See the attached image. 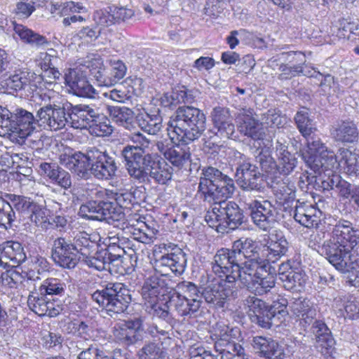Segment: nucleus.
I'll use <instances>...</instances> for the list:
<instances>
[{
	"label": "nucleus",
	"instance_id": "nucleus-1",
	"mask_svg": "<svg viewBox=\"0 0 359 359\" xmlns=\"http://www.w3.org/2000/svg\"><path fill=\"white\" fill-rule=\"evenodd\" d=\"M235 190L233 180L212 166L204 168L200 177L198 191L203 199L214 203V206L205 215L208 225L217 232L228 233L243 222L242 210L233 201H225Z\"/></svg>",
	"mask_w": 359,
	"mask_h": 359
},
{
	"label": "nucleus",
	"instance_id": "nucleus-2",
	"mask_svg": "<svg viewBox=\"0 0 359 359\" xmlns=\"http://www.w3.org/2000/svg\"><path fill=\"white\" fill-rule=\"evenodd\" d=\"M351 252L359 255V229L344 219L336 221L331 237L320 247V252L339 271L346 272L353 268Z\"/></svg>",
	"mask_w": 359,
	"mask_h": 359
},
{
	"label": "nucleus",
	"instance_id": "nucleus-3",
	"mask_svg": "<svg viewBox=\"0 0 359 359\" xmlns=\"http://www.w3.org/2000/svg\"><path fill=\"white\" fill-rule=\"evenodd\" d=\"M206 118L199 109L180 107L168 122V135L175 142L188 144L198 139L205 130Z\"/></svg>",
	"mask_w": 359,
	"mask_h": 359
},
{
	"label": "nucleus",
	"instance_id": "nucleus-4",
	"mask_svg": "<svg viewBox=\"0 0 359 359\" xmlns=\"http://www.w3.org/2000/svg\"><path fill=\"white\" fill-rule=\"evenodd\" d=\"M132 165L133 168L127 170L128 175L140 183L148 180L149 177L161 184H165L172 179V167L163 160L156 161L154 156L142 158L137 155Z\"/></svg>",
	"mask_w": 359,
	"mask_h": 359
},
{
	"label": "nucleus",
	"instance_id": "nucleus-5",
	"mask_svg": "<svg viewBox=\"0 0 359 359\" xmlns=\"http://www.w3.org/2000/svg\"><path fill=\"white\" fill-rule=\"evenodd\" d=\"M92 299L103 307L112 318L124 313L131 302L130 290L121 283H109L106 287L97 290Z\"/></svg>",
	"mask_w": 359,
	"mask_h": 359
},
{
	"label": "nucleus",
	"instance_id": "nucleus-6",
	"mask_svg": "<svg viewBox=\"0 0 359 359\" xmlns=\"http://www.w3.org/2000/svg\"><path fill=\"white\" fill-rule=\"evenodd\" d=\"M306 140L307 150L302 154V158L307 166L319 175L325 171L332 172L337 165L334 151L328 149L318 137L311 135Z\"/></svg>",
	"mask_w": 359,
	"mask_h": 359
},
{
	"label": "nucleus",
	"instance_id": "nucleus-7",
	"mask_svg": "<svg viewBox=\"0 0 359 359\" xmlns=\"http://www.w3.org/2000/svg\"><path fill=\"white\" fill-rule=\"evenodd\" d=\"M60 73L55 69L46 70L43 76L36 75L28 69H18L6 80V85L10 90H20L26 86L41 88H53L55 81L60 78Z\"/></svg>",
	"mask_w": 359,
	"mask_h": 359
},
{
	"label": "nucleus",
	"instance_id": "nucleus-8",
	"mask_svg": "<svg viewBox=\"0 0 359 359\" xmlns=\"http://www.w3.org/2000/svg\"><path fill=\"white\" fill-rule=\"evenodd\" d=\"M162 255L156 259L155 266L163 274H168L169 271L175 275H181L187 266V255L176 245L162 243L158 247Z\"/></svg>",
	"mask_w": 359,
	"mask_h": 359
},
{
	"label": "nucleus",
	"instance_id": "nucleus-9",
	"mask_svg": "<svg viewBox=\"0 0 359 359\" xmlns=\"http://www.w3.org/2000/svg\"><path fill=\"white\" fill-rule=\"evenodd\" d=\"M232 161L237 166L235 177L237 183L243 190H259L262 177L258 168L250 159L238 151L233 153Z\"/></svg>",
	"mask_w": 359,
	"mask_h": 359
},
{
	"label": "nucleus",
	"instance_id": "nucleus-10",
	"mask_svg": "<svg viewBox=\"0 0 359 359\" xmlns=\"http://www.w3.org/2000/svg\"><path fill=\"white\" fill-rule=\"evenodd\" d=\"M84 66L100 86H112L122 79L126 73V66L121 60L111 61V72L107 74L103 60L100 57H93L85 62Z\"/></svg>",
	"mask_w": 359,
	"mask_h": 359
},
{
	"label": "nucleus",
	"instance_id": "nucleus-11",
	"mask_svg": "<svg viewBox=\"0 0 359 359\" xmlns=\"http://www.w3.org/2000/svg\"><path fill=\"white\" fill-rule=\"evenodd\" d=\"M240 265L232 248H222L214 257L212 269L221 279L226 280L229 284L236 285L240 274Z\"/></svg>",
	"mask_w": 359,
	"mask_h": 359
},
{
	"label": "nucleus",
	"instance_id": "nucleus-12",
	"mask_svg": "<svg viewBox=\"0 0 359 359\" xmlns=\"http://www.w3.org/2000/svg\"><path fill=\"white\" fill-rule=\"evenodd\" d=\"M39 126L46 130L57 131L69 123L65 107L53 104H45L36 111Z\"/></svg>",
	"mask_w": 359,
	"mask_h": 359
},
{
	"label": "nucleus",
	"instance_id": "nucleus-13",
	"mask_svg": "<svg viewBox=\"0 0 359 359\" xmlns=\"http://www.w3.org/2000/svg\"><path fill=\"white\" fill-rule=\"evenodd\" d=\"M90 153H93V147L88 149L86 154L80 151L75 152L68 147L65 148L59 155V162L78 177L88 178L90 175L91 165Z\"/></svg>",
	"mask_w": 359,
	"mask_h": 359
},
{
	"label": "nucleus",
	"instance_id": "nucleus-14",
	"mask_svg": "<svg viewBox=\"0 0 359 359\" xmlns=\"http://www.w3.org/2000/svg\"><path fill=\"white\" fill-rule=\"evenodd\" d=\"M91 165L90 173L98 180H109L115 176L117 165L114 158L106 151L93 147V153L90 154Z\"/></svg>",
	"mask_w": 359,
	"mask_h": 359
},
{
	"label": "nucleus",
	"instance_id": "nucleus-15",
	"mask_svg": "<svg viewBox=\"0 0 359 359\" xmlns=\"http://www.w3.org/2000/svg\"><path fill=\"white\" fill-rule=\"evenodd\" d=\"M236 292L235 284H229L220 279L207 286L202 292L203 297L208 304L217 308L224 306L226 300Z\"/></svg>",
	"mask_w": 359,
	"mask_h": 359
},
{
	"label": "nucleus",
	"instance_id": "nucleus-16",
	"mask_svg": "<svg viewBox=\"0 0 359 359\" xmlns=\"http://www.w3.org/2000/svg\"><path fill=\"white\" fill-rule=\"evenodd\" d=\"M253 223L259 229L267 231L276 222L275 208L269 201H251L248 204Z\"/></svg>",
	"mask_w": 359,
	"mask_h": 359
},
{
	"label": "nucleus",
	"instance_id": "nucleus-17",
	"mask_svg": "<svg viewBox=\"0 0 359 359\" xmlns=\"http://www.w3.org/2000/svg\"><path fill=\"white\" fill-rule=\"evenodd\" d=\"M51 256L57 264L67 269L74 268L81 259L71 242L62 237L54 241Z\"/></svg>",
	"mask_w": 359,
	"mask_h": 359
},
{
	"label": "nucleus",
	"instance_id": "nucleus-18",
	"mask_svg": "<svg viewBox=\"0 0 359 359\" xmlns=\"http://www.w3.org/2000/svg\"><path fill=\"white\" fill-rule=\"evenodd\" d=\"M99 108L88 104H77L72 107L68 114L69 124L75 129H87L93 126L99 118Z\"/></svg>",
	"mask_w": 359,
	"mask_h": 359
},
{
	"label": "nucleus",
	"instance_id": "nucleus-19",
	"mask_svg": "<svg viewBox=\"0 0 359 359\" xmlns=\"http://www.w3.org/2000/svg\"><path fill=\"white\" fill-rule=\"evenodd\" d=\"M65 83L76 96L93 98L96 90L88 82L86 75L80 69H70L65 76Z\"/></svg>",
	"mask_w": 359,
	"mask_h": 359
},
{
	"label": "nucleus",
	"instance_id": "nucleus-20",
	"mask_svg": "<svg viewBox=\"0 0 359 359\" xmlns=\"http://www.w3.org/2000/svg\"><path fill=\"white\" fill-rule=\"evenodd\" d=\"M289 309L304 327L313 322L317 314L313 303L303 297H292L290 299Z\"/></svg>",
	"mask_w": 359,
	"mask_h": 359
},
{
	"label": "nucleus",
	"instance_id": "nucleus-21",
	"mask_svg": "<svg viewBox=\"0 0 359 359\" xmlns=\"http://www.w3.org/2000/svg\"><path fill=\"white\" fill-rule=\"evenodd\" d=\"M239 131L255 140H263L265 135L262 125L253 117V110L241 109L236 117Z\"/></svg>",
	"mask_w": 359,
	"mask_h": 359
},
{
	"label": "nucleus",
	"instance_id": "nucleus-22",
	"mask_svg": "<svg viewBox=\"0 0 359 359\" xmlns=\"http://www.w3.org/2000/svg\"><path fill=\"white\" fill-rule=\"evenodd\" d=\"M13 114L12 128L10 133H18L21 137H25L39 126L37 116H34L33 114L22 108H17Z\"/></svg>",
	"mask_w": 359,
	"mask_h": 359
},
{
	"label": "nucleus",
	"instance_id": "nucleus-23",
	"mask_svg": "<svg viewBox=\"0 0 359 359\" xmlns=\"http://www.w3.org/2000/svg\"><path fill=\"white\" fill-rule=\"evenodd\" d=\"M130 140L133 143L137 144V145H128L121 151V156L126 161L127 170L133 168L132 164L133 163V161L136 156L138 155L142 158H144V156H153L152 154L147 152V149H149L151 141L143 134L140 132L134 133L131 134Z\"/></svg>",
	"mask_w": 359,
	"mask_h": 359
},
{
	"label": "nucleus",
	"instance_id": "nucleus-24",
	"mask_svg": "<svg viewBox=\"0 0 359 359\" xmlns=\"http://www.w3.org/2000/svg\"><path fill=\"white\" fill-rule=\"evenodd\" d=\"M93 195L100 198H104L108 201L114 200L116 203L121 208H130V205L137 204L139 197L141 191L137 189L131 190H122L119 192L114 191L109 189H103L102 188H95L92 190Z\"/></svg>",
	"mask_w": 359,
	"mask_h": 359
},
{
	"label": "nucleus",
	"instance_id": "nucleus-25",
	"mask_svg": "<svg viewBox=\"0 0 359 359\" xmlns=\"http://www.w3.org/2000/svg\"><path fill=\"white\" fill-rule=\"evenodd\" d=\"M316 337V346L326 358L332 357L335 353V340L326 324L321 320H316L312 326Z\"/></svg>",
	"mask_w": 359,
	"mask_h": 359
},
{
	"label": "nucleus",
	"instance_id": "nucleus-26",
	"mask_svg": "<svg viewBox=\"0 0 359 359\" xmlns=\"http://www.w3.org/2000/svg\"><path fill=\"white\" fill-rule=\"evenodd\" d=\"M216 135L220 138H231L235 132V126L229 109L226 107H215L211 112Z\"/></svg>",
	"mask_w": 359,
	"mask_h": 359
},
{
	"label": "nucleus",
	"instance_id": "nucleus-27",
	"mask_svg": "<svg viewBox=\"0 0 359 359\" xmlns=\"http://www.w3.org/2000/svg\"><path fill=\"white\" fill-rule=\"evenodd\" d=\"M269 262L259 257L245 260L240 265L239 275L238 280H240L243 285L258 278L260 276H265L267 273Z\"/></svg>",
	"mask_w": 359,
	"mask_h": 359
},
{
	"label": "nucleus",
	"instance_id": "nucleus-28",
	"mask_svg": "<svg viewBox=\"0 0 359 359\" xmlns=\"http://www.w3.org/2000/svg\"><path fill=\"white\" fill-rule=\"evenodd\" d=\"M165 289L164 280L157 276L147 278L142 287V297L144 307L155 306L164 296Z\"/></svg>",
	"mask_w": 359,
	"mask_h": 359
},
{
	"label": "nucleus",
	"instance_id": "nucleus-29",
	"mask_svg": "<svg viewBox=\"0 0 359 359\" xmlns=\"http://www.w3.org/2000/svg\"><path fill=\"white\" fill-rule=\"evenodd\" d=\"M93 189H90V193L88 194L92 200L81 205L79 214L83 218L102 221L103 217L106 214L104 211H107V207L110 206L108 205V200L106 199V196L104 198H100L96 197L95 195H93L92 190Z\"/></svg>",
	"mask_w": 359,
	"mask_h": 359
},
{
	"label": "nucleus",
	"instance_id": "nucleus-30",
	"mask_svg": "<svg viewBox=\"0 0 359 359\" xmlns=\"http://www.w3.org/2000/svg\"><path fill=\"white\" fill-rule=\"evenodd\" d=\"M26 254L18 242H7L0 252V266L4 269L15 267L24 262Z\"/></svg>",
	"mask_w": 359,
	"mask_h": 359
},
{
	"label": "nucleus",
	"instance_id": "nucleus-31",
	"mask_svg": "<svg viewBox=\"0 0 359 359\" xmlns=\"http://www.w3.org/2000/svg\"><path fill=\"white\" fill-rule=\"evenodd\" d=\"M264 248L266 260L276 262L286 255L288 250V242L281 233L275 231L268 236V241Z\"/></svg>",
	"mask_w": 359,
	"mask_h": 359
},
{
	"label": "nucleus",
	"instance_id": "nucleus-32",
	"mask_svg": "<svg viewBox=\"0 0 359 359\" xmlns=\"http://www.w3.org/2000/svg\"><path fill=\"white\" fill-rule=\"evenodd\" d=\"M252 346L254 350L267 359H284L285 353L280 346L273 339L255 337Z\"/></svg>",
	"mask_w": 359,
	"mask_h": 359
},
{
	"label": "nucleus",
	"instance_id": "nucleus-33",
	"mask_svg": "<svg viewBox=\"0 0 359 359\" xmlns=\"http://www.w3.org/2000/svg\"><path fill=\"white\" fill-rule=\"evenodd\" d=\"M154 329L157 333L164 336L163 340H154L143 346L139 351L140 359H165L166 347L165 345H169L172 341L171 338L165 337L166 332L163 330H158L157 327Z\"/></svg>",
	"mask_w": 359,
	"mask_h": 359
},
{
	"label": "nucleus",
	"instance_id": "nucleus-34",
	"mask_svg": "<svg viewBox=\"0 0 359 359\" xmlns=\"http://www.w3.org/2000/svg\"><path fill=\"white\" fill-rule=\"evenodd\" d=\"M322 212L315 205L308 203L296 205L294 219L306 228L317 227L320 220Z\"/></svg>",
	"mask_w": 359,
	"mask_h": 359
},
{
	"label": "nucleus",
	"instance_id": "nucleus-35",
	"mask_svg": "<svg viewBox=\"0 0 359 359\" xmlns=\"http://www.w3.org/2000/svg\"><path fill=\"white\" fill-rule=\"evenodd\" d=\"M142 322L139 319L129 320L115 327V337L126 345L136 343L142 338Z\"/></svg>",
	"mask_w": 359,
	"mask_h": 359
},
{
	"label": "nucleus",
	"instance_id": "nucleus-36",
	"mask_svg": "<svg viewBox=\"0 0 359 359\" xmlns=\"http://www.w3.org/2000/svg\"><path fill=\"white\" fill-rule=\"evenodd\" d=\"M331 134L337 142L353 143L358 141L359 133L353 121H341L333 127Z\"/></svg>",
	"mask_w": 359,
	"mask_h": 359
},
{
	"label": "nucleus",
	"instance_id": "nucleus-37",
	"mask_svg": "<svg viewBox=\"0 0 359 359\" xmlns=\"http://www.w3.org/2000/svg\"><path fill=\"white\" fill-rule=\"evenodd\" d=\"M231 248L241 264L245 260L259 257L258 245L255 241L250 238L234 241Z\"/></svg>",
	"mask_w": 359,
	"mask_h": 359
},
{
	"label": "nucleus",
	"instance_id": "nucleus-38",
	"mask_svg": "<svg viewBox=\"0 0 359 359\" xmlns=\"http://www.w3.org/2000/svg\"><path fill=\"white\" fill-rule=\"evenodd\" d=\"M337 157V165L335 168L341 165L349 175H359V150L351 151L345 148H340Z\"/></svg>",
	"mask_w": 359,
	"mask_h": 359
},
{
	"label": "nucleus",
	"instance_id": "nucleus-39",
	"mask_svg": "<svg viewBox=\"0 0 359 359\" xmlns=\"http://www.w3.org/2000/svg\"><path fill=\"white\" fill-rule=\"evenodd\" d=\"M271 188L277 200L283 205L289 204L295 199V186L287 177L273 181Z\"/></svg>",
	"mask_w": 359,
	"mask_h": 359
},
{
	"label": "nucleus",
	"instance_id": "nucleus-40",
	"mask_svg": "<svg viewBox=\"0 0 359 359\" xmlns=\"http://www.w3.org/2000/svg\"><path fill=\"white\" fill-rule=\"evenodd\" d=\"M191 302L182 297L173 294L168 301V307L172 312H175L180 316H191L196 313L201 307L198 301L194 299Z\"/></svg>",
	"mask_w": 359,
	"mask_h": 359
},
{
	"label": "nucleus",
	"instance_id": "nucleus-41",
	"mask_svg": "<svg viewBox=\"0 0 359 359\" xmlns=\"http://www.w3.org/2000/svg\"><path fill=\"white\" fill-rule=\"evenodd\" d=\"M107 112L113 121L131 130L135 128L134 112L126 107L106 105Z\"/></svg>",
	"mask_w": 359,
	"mask_h": 359
},
{
	"label": "nucleus",
	"instance_id": "nucleus-42",
	"mask_svg": "<svg viewBox=\"0 0 359 359\" xmlns=\"http://www.w3.org/2000/svg\"><path fill=\"white\" fill-rule=\"evenodd\" d=\"M133 247V244H130V247L124 245V246L107 247L105 250H103L109 257L111 264L113 266L111 268L115 271V274L123 275L128 273V270L123 265V255L128 252V250H132L134 252Z\"/></svg>",
	"mask_w": 359,
	"mask_h": 359
},
{
	"label": "nucleus",
	"instance_id": "nucleus-43",
	"mask_svg": "<svg viewBox=\"0 0 359 359\" xmlns=\"http://www.w3.org/2000/svg\"><path fill=\"white\" fill-rule=\"evenodd\" d=\"M2 284L10 288H22L29 289L34 285V280L27 276L26 273H20L17 270H8L1 274Z\"/></svg>",
	"mask_w": 359,
	"mask_h": 359
},
{
	"label": "nucleus",
	"instance_id": "nucleus-44",
	"mask_svg": "<svg viewBox=\"0 0 359 359\" xmlns=\"http://www.w3.org/2000/svg\"><path fill=\"white\" fill-rule=\"evenodd\" d=\"M137 121L139 127L151 135H158L163 128V118L158 114H138Z\"/></svg>",
	"mask_w": 359,
	"mask_h": 359
},
{
	"label": "nucleus",
	"instance_id": "nucleus-45",
	"mask_svg": "<svg viewBox=\"0 0 359 359\" xmlns=\"http://www.w3.org/2000/svg\"><path fill=\"white\" fill-rule=\"evenodd\" d=\"M13 30L15 34L18 35L20 39L31 45L32 46H41L48 43L45 36L40 35L32 29H28L25 26L15 22H13Z\"/></svg>",
	"mask_w": 359,
	"mask_h": 359
},
{
	"label": "nucleus",
	"instance_id": "nucleus-46",
	"mask_svg": "<svg viewBox=\"0 0 359 359\" xmlns=\"http://www.w3.org/2000/svg\"><path fill=\"white\" fill-rule=\"evenodd\" d=\"M294 121L299 133L305 139H308L316 130L307 108L303 107L297 112Z\"/></svg>",
	"mask_w": 359,
	"mask_h": 359
},
{
	"label": "nucleus",
	"instance_id": "nucleus-47",
	"mask_svg": "<svg viewBox=\"0 0 359 359\" xmlns=\"http://www.w3.org/2000/svg\"><path fill=\"white\" fill-rule=\"evenodd\" d=\"M334 305L339 310L343 307L346 317L351 320L359 318V302L348 294L339 295L334 299Z\"/></svg>",
	"mask_w": 359,
	"mask_h": 359
},
{
	"label": "nucleus",
	"instance_id": "nucleus-48",
	"mask_svg": "<svg viewBox=\"0 0 359 359\" xmlns=\"http://www.w3.org/2000/svg\"><path fill=\"white\" fill-rule=\"evenodd\" d=\"M275 283L274 277L267 272L266 275L260 276L244 286L256 295H263L273 288Z\"/></svg>",
	"mask_w": 359,
	"mask_h": 359
},
{
	"label": "nucleus",
	"instance_id": "nucleus-49",
	"mask_svg": "<svg viewBox=\"0 0 359 359\" xmlns=\"http://www.w3.org/2000/svg\"><path fill=\"white\" fill-rule=\"evenodd\" d=\"M190 153L187 148H183L179 144L169 147L165 154V158L173 166L182 168L189 160Z\"/></svg>",
	"mask_w": 359,
	"mask_h": 359
},
{
	"label": "nucleus",
	"instance_id": "nucleus-50",
	"mask_svg": "<svg viewBox=\"0 0 359 359\" xmlns=\"http://www.w3.org/2000/svg\"><path fill=\"white\" fill-rule=\"evenodd\" d=\"M215 347L221 355V359L229 358L235 355L243 354V348L241 344H237L234 340L230 339H218L215 343Z\"/></svg>",
	"mask_w": 359,
	"mask_h": 359
},
{
	"label": "nucleus",
	"instance_id": "nucleus-51",
	"mask_svg": "<svg viewBox=\"0 0 359 359\" xmlns=\"http://www.w3.org/2000/svg\"><path fill=\"white\" fill-rule=\"evenodd\" d=\"M175 294L191 302L196 299V301L199 302L200 305L201 304L202 293H201L198 287L191 282L182 281L178 283L175 287Z\"/></svg>",
	"mask_w": 359,
	"mask_h": 359
},
{
	"label": "nucleus",
	"instance_id": "nucleus-52",
	"mask_svg": "<svg viewBox=\"0 0 359 359\" xmlns=\"http://www.w3.org/2000/svg\"><path fill=\"white\" fill-rule=\"evenodd\" d=\"M75 251L81 257H88L90 254V249L94 246L90 241L89 235L84 231H79L74 236L73 242L71 243Z\"/></svg>",
	"mask_w": 359,
	"mask_h": 359
},
{
	"label": "nucleus",
	"instance_id": "nucleus-53",
	"mask_svg": "<svg viewBox=\"0 0 359 359\" xmlns=\"http://www.w3.org/2000/svg\"><path fill=\"white\" fill-rule=\"evenodd\" d=\"M39 290L48 297L62 295L66 290V284L60 279L50 278L43 281Z\"/></svg>",
	"mask_w": 359,
	"mask_h": 359
},
{
	"label": "nucleus",
	"instance_id": "nucleus-54",
	"mask_svg": "<svg viewBox=\"0 0 359 359\" xmlns=\"http://www.w3.org/2000/svg\"><path fill=\"white\" fill-rule=\"evenodd\" d=\"M89 267L94 268L97 271H107L111 274H115V271L111 268L113 266L109 259V257L103 251L96 254L94 257H83Z\"/></svg>",
	"mask_w": 359,
	"mask_h": 359
},
{
	"label": "nucleus",
	"instance_id": "nucleus-55",
	"mask_svg": "<svg viewBox=\"0 0 359 359\" xmlns=\"http://www.w3.org/2000/svg\"><path fill=\"white\" fill-rule=\"evenodd\" d=\"M108 205L110 207H107L108 210L104 211V216L103 217V220H105L107 223L114 225V226L117 227L120 229H123L125 227L123 226L125 220V214L122 211L121 208H117L114 206L113 202L108 201Z\"/></svg>",
	"mask_w": 359,
	"mask_h": 359
},
{
	"label": "nucleus",
	"instance_id": "nucleus-56",
	"mask_svg": "<svg viewBox=\"0 0 359 359\" xmlns=\"http://www.w3.org/2000/svg\"><path fill=\"white\" fill-rule=\"evenodd\" d=\"M48 299V296L38 290L29 294L27 304L29 309L36 314L43 316Z\"/></svg>",
	"mask_w": 359,
	"mask_h": 359
},
{
	"label": "nucleus",
	"instance_id": "nucleus-57",
	"mask_svg": "<svg viewBox=\"0 0 359 359\" xmlns=\"http://www.w3.org/2000/svg\"><path fill=\"white\" fill-rule=\"evenodd\" d=\"M5 197L9 201L11 208L22 213L29 212L34 203L24 196L13 194H5Z\"/></svg>",
	"mask_w": 359,
	"mask_h": 359
},
{
	"label": "nucleus",
	"instance_id": "nucleus-58",
	"mask_svg": "<svg viewBox=\"0 0 359 359\" xmlns=\"http://www.w3.org/2000/svg\"><path fill=\"white\" fill-rule=\"evenodd\" d=\"M16 216L11 205L6 198L0 196V226L7 228V225L11 226L12 222Z\"/></svg>",
	"mask_w": 359,
	"mask_h": 359
},
{
	"label": "nucleus",
	"instance_id": "nucleus-59",
	"mask_svg": "<svg viewBox=\"0 0 359 359\" xmlns=\"http://www.w3.org/2000/svg\"><path fill=\"white\" fill-rule=\"evenodd\" d=\"M29 212H31L29 216L31 221L36 226L46 228L49 224V210L45 207L34 203Z\"/></svg>",
	"mask_w": 359,
	"mask_h": 359
},
{
	"label": "nucleus",
	"instance_id": "nucleus-60",
	"mask_svg": "<svg viewBox=\"0 0 359 359\" xmlns=\"http://www.w3.org/2000/svg\"><path fill=\"white\" fill-rule=\"evenodd\" d=\"M321 91L325 95L329 97H339L342 93L338 83H337L332 76L327 74L324 76L320 84Z\"/></svg>",
	"mask_w": 359,
	"mask_h": 359
},
{
	"label": "nucleus",
	"instance_id": "nucleus-61",
	"mask_svg": "<svg viewBox=\"0 0 359 359\" xmlns=\"http://www.w3.org/2000/svg\"><path fill=\"white\" fill-rule=\"evenodd\" d=\"M66 330L69 334H72L85 340L90 338V327L80 320H74L68 323L66 325Z\"/></svg>",
	"mask_w": 359,
	"mask_h": 359
},
{
	"label": "nucleus",
	"instance_id": "nucleus-62",
	"mask_svg": "<svg viewBox=\"0 0 359 359\" xmlns=\"http://www.w3.org/2000/svg\"><path fill=\"white\" fill-rule=\"evenodd\" d=\"M245 302L249 308L248 315L250 319L257 315H259L263 312H266V311L268 309L265 305V302L255 296L248 297Z\"/></svg>",
	"mask_w": 359,
	"mask_h": 359
},
{
	"label": "nucleus",
	"instance_id": "nucleus-63",
	"mask_svg": "<svg viewBox=\"0 0 359 359\" xmlns=\"http://www.w3.org/2000/svg\"><path fill=\"white\" fill-rule=\"evenodd\" d=\"M13 114L6 107L0 105V135H6L10 133L12 128ZM15 126V124L13 123Z\"/></svg>",
	"mask_w": 359,
	"mask_h": 359
},
{
	"label": "nucleus",
	"instance_id": "nucleus-64",
	"mask_svg": "<svg viewBox=\"0 0 359 359\" xmlns=\"http://www.w3.org/2000/svg\"><path fill=\"white\" fill-rule=\"evenodd\" d=\"M281 280L285 282V287L287 290H297L299 287L302 286V274L293 270L287 274L285 277H281Z\"/></svg>",
	"mask_w": 359,
	"mask_h": 359
}]
</instances>
